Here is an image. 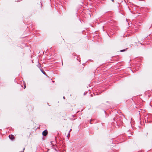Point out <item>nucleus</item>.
<instances>
[{"label":"nucleus","mask_w":152,"mask_h":152,"mask_svg":"<svg viewBox=\"0 0 152 152\" xmlns=\"http://www.w3.org/2000/svg\"><path fill=\"white\" fill-rule=\"evenodd\" d=\"M70 133H69V132L68 133V136H70Z\"/></svg>","instance_id":"nucleus-7"},{"label":"nucleus","mask_w":152,"mask_h":152,"mask_svg":"<svg viewBox=\"0 0 152 152\" xmlns=\"http://www.w3.org/2000/svg\"><path fill=\"white\" fill-rule=\"evenodd\" d=\"M91 120L90 121V124H91Z\"/></svg>","instance_id":"nucleus-11"},{"label":"nucleus","mask_w":152,"mask_h":152,"mask_svg":"<svg viewBox=\"0 0 152 152\" xmlns=\"http://www.w3.org/2000/svg\"><path fill=\"white\" fill-rule=\"evenodd\" d=\"M91 96H92V94H91Z\"/></svg>","instance_id":"nucleus-13"},{"label":"nucleus","mask_w":152,"mask_h":152,"mask_svg":"<svg viewBox=\"0 0 152 152\" xmlns=\"http://www.w3.org/2000/svg\"><path fill=\"white\" fill-rule=\"evenodd\" d=\"M63 99H65V96H63Z\"/></svg>","instance_id":"nucleus-9"},{"label":"nucleus","mask_w":152,"mask_h":152,"mask_svg":"<svg viewBox=\"0 0 152 152\" xmlns=\"http://www.w3.org/2000/svg\"><path fill=\"white\" fill-rule=\"evenodd\" d=\"M48 131L47 129L45 130L42 133V134L44 136H46L48 134Z\"/></svg>","instance_id":"nucleus-1"},{"label":"nucleus","mask_w":152,"mask_h":152,"mask_svg":"<svg viewBox=\"0 0 152 152\" xmlns=\"http://www.w3.org/2000/svg\"><path fill=\"white\" fill-rule=\"evenodd\" d=\"M38 67L40 69V70L41 71V72L45 75H46V73L42 69L40 68V67H41V65H39V66H38Z\"/></svg>","instance_id":"nucleus-2"},{"label":"nucleus","mask_w":152,"mask_h":152,"mask_svg":"<svg viewBox=\"0 0 152 152\" xmlns=\"http://www.w3.org/2000/svg\"><path fill=\"white\" fill-rule=\"evenodd\" d=\"M72 116L73 117H75V115H72Z\"/></svg>","instance_id":"nucleus-8"},{"label":"nucleus","mask_w":152,"mask_h":152,"mask_svg":"<svg viewBox=\"0 0 152 152\" xmlns=\"http://www.w3.org/2000/svg\"><path fill=\"white\" fill-rule=\"evenodd\" d=\"M9 138L11 140H12L14 138L13 135L12 134L9 135Z\"/></svg>","instance_id":"nucleus-3"},{"label":"nucleus","mask_w":152,"mask_h":152,"mask_svg":"<svg viewBox=\"0 0 152 152\" xmlns=\"http://www.w3.org/2000/svg\"><path fill=\"white\" fill-rule=\"evenodd\" d=\"M71 130H72L71 129H70V130L69 132H70V131H71Z\"/></svg>","instance_id":"nucleus-12"},{"label":"nucleus","mask_w":152,"mask_h":152,"mask_svg":"<svg viewBox=\"0 0 152 152\" xmlns=\"http://www.w3.org/2000/svg\"><path fill=\"white\" fill-rule=\"evenodd\" d=\"M87 92H85L84 93V95H86V94L87 93Z\"/></svg>","instance_id":"nucleus-5"},{"label":"nucleus","mask_w":152,"mask_h":152,"mask_svg":"<svg viewBox=\"0 0 152 152\" xmlns=\"http://www.w3.org/2000/svg\"><path fill=\"white\" fill-rule=\"evenodd\" d=\"M126 50V49H124V50H121L120 51V52H124Z\"/></svg>","instance_id":"nucleus-4"},{"label":"nucleus","mask_w":152,"mask_h":152,"mask_svg":"<svg viewBox=\"0 0 152 152\" xmlns=\"http://www.w3.org/2000/svg\"><path fill=\"white\" fill-rule=\"evenodd\" d=\"M111 1L113 2H114V0H111Z\"/></svg>","instance_id":"nucleus-10"},{"label":"nucleus","mask_w":152,"mask_h":152,"mask_svg":"<svg viewBox=\"0 0 152 152\" xmlns=\"http://www.w3.org/2000/svg\"><path fill=\"white\" fill-rule=\"evenodd\" d=\"M26 85H24V89H25V88H26Z\"/></svg>","instance_id":"nucleus-6"}]
</instances>
